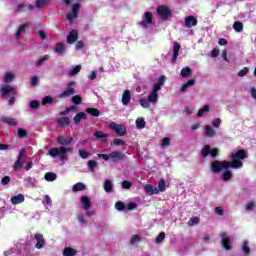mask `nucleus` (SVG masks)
I'll return each instance as SVG.
<instances>
[{"instance_id": "obj_1", "label": "nucleus", "mask_w": 256, "mask_h": 256, "mask_svg": "<svg viewBox=\"0 0 256 256\" xmlns=\"http://www.w3.org/2000/svg\"><path fill=\"white\" fill-rule=\"evenodd\" d=\"M229 163H234L236 166H230L232 169H241L243 167V159H247V151L245 149H240L230 155Z\"/></svg>"}, {"instance_id": "obj_2", "label": "nucleus", "mask_w": 256, "mask_h": 256, "mask_svg": "<svg viewBox=\"0 0 256 256\" xmlns=\"http://www.w3.org/2000/svg\"><path fill=\"white\" fill-rule=\"evenodd\" d=\"M236 166L237 164L230 163L229 161L215 160L214 162L211 163L210 171H212V173H221V171L225 169H229V167H236Z\"/></svg>"}, {"instance_id": "obj_3", "label": "nucleus", "mask_w": 256, "mask_h": 256, "mask_svg": "<svg viewBox=\"0 0 256 256\" xmlns=\"http://www.w3.org/2000/svg\"><path fill=\"white\" fill-rule=\"evenodd\" d=\"M200 155H201V157H203L204 159H205L206 157H209V155H210V157H212L213 159H215V158L219 157V150H218L217 148H211L210 145H205V146L202 148V150H201V152H200Z\"/></svg>"}, {"instance_id": "obj_4", "label": "nucleus", "mask_w": 256, "mask_h": 256, "mask_svg": "<svg viewBox=\"0 0 256 256\" xmlns=\"http://www.w3.org/2000/svg\"><path fill=\"white\" fill-rule=\"evenodd\" d=\"M25 153H27V150L25 148L21 149L19 151L17 160L15 161L14 165H13V169L14 171H20V169L23 168V166L25 165Z\"/></svg>"}, {"instance_id": "obj_5", "label": "nucleus", "mask_w": 256, "mask_h": 256, "mask_svg": "<svg viewBox=\"0 0 256 256\" xmlns=\"http://www.w3.org/2000/svg\"><path fill=\"white\" fill-rule=\"evenodd\" d=\"M72 149L71 148H67V147H53V148H50L48 150V155H50V157H59V155H65L67 153H71Z\"/></svg>"}, {"instance_id": "obj_6", "label": "nucleus", "mask_w": 256, "mask_h": 256, "mask_svg": "<svg viewBox=\"0 0 256 256\" xmlns=\"http://www.w3.org/2000/svg\"><path fill=\"white\" fill-rule=\"evenodd\" d=\"M75 81H70L67 84V88L58 95V99H67V97L73 96L75 93Z\"/></svg>"}, {"instance_id": "obj_7", "label": "nucleus", "mask_w": 256, "mask_h": 256, "mask_svg": "<svg viewBox=\"0 0 256 256\" xmlns=\"http://www.w3.org/2000/svg\"><path fill=\"white\" fill-rule=\"evenodd\" d=\"M156 13L159 15L162 21H167V19L173 15V12L165 5L158 6Z\"/></svg>"}, {"instance_id": "obj_8", "label": "nucleus", "mask_w": 256, "mask_h": 256, "mask_svg": "<svg viewBox=\"0 0 256 256\" xmlns=\"http://www.w3.org/2000/svg\"><path fill=\"white\" fill-rule=\"evenodd\" d=\"M109 127L116 133V135H118V137H125V135H127V128L122 124L111 122Z\"/></svg>"}, {"instance_id": "obj_9", "label": "nucleus", "mask_w": 256, "mask_h": 256, "mask_svg": "<svg viewBox=\"0 0 256 256\" xmlns=\"http://www.w3.org/2000/svg\"><path fill=\"white\" fill-rule=\"evenodd\" d=\"M219 237H221V245L225 251H231L233 249V246L231 245V238L227 236L226 232H222L219 234Z\"/></svg>"}, {"instance_id": "obj_10", "label": "nucleus", "mask_w": 256, "mask_h": 256, "mask_svg": "<svg viewBox=\"0 0 256 256\" xmlns=\"http://www.w3.org/2000/svg\"><path fill=\"white\" fill-rule=\"evenodd\" d=\"M81 9V4L76 3L72 6L71 11L67 14V19L71 23H73V20L77 19L79 17V11Z\"/></svg>"}, {"instance_id": "obj_11", "label": "nucleus", "mask_w": 256, "mask_h": 256, "mask_svg": "<svg viewBox=\"0 0 256 256\" xmlns=\"http://www.w3.org/2000/svg\"><path fill=\"white\" fill-rule=\"evenodd\" d=\"M153 24V13L151 12H145L144 13V19L138 23V25H141L143 29H147L149 25Z\"/></svg>"}, {"instance_id": "obj_12", "label": "nucleus", "mask_w": 256, "mask_h": 256, "mask_svg": "<svg viewBox=\"0 0 256 256\" xmlns=\"http://www.w3.org/2000/svg\"><path fill=\"white\" fill-rule=\"evenodd\" d=\"M3 97H9L10 95H17V91L10 85H4L0 88Z\"/></svg>"}, {"instance_id": "obj_13", "label": "nucleus", "mask_w": 256, "mask_h": 256, "mask_svg": "<svg viewBox=\"0 0 256 256\" xmlns=\"http://www.w3.org/2000/svg\"><path fill=\"white\" fill-rule=\"evenodd\" d=\"M125 159V153L119 151H112L110 153V160L113 163H119V161H123Z\"/></svg>"}, {"instance_id": "obj_14", "label": "nucleus", "mask_w": 256, "mask_h": 256, "mask_svg": "<svg viewBox=\"0 0 256 256\" xmlns=\"http://www.w3.org/2000/svg\"><path fill=\"white\" fill-rule=\"evenodd\" d=\"M57 143H59V145L67 147L68 145H71V143H73V136L69 135L68 138L65 136H59L57 139Z\"/></svg>"}, {"instance_id": "obj_15", "label": "nucleus", "mask_w": 256, "mask_h": 256, "mask_svg": "<svg viewBox=\"0 0 256 256\" xmlns=\"http://www.w3.org/2000/svg\"><path fill=\"white\" fill-rule=\"evenodd\" d=\"M180 50H181V44H179V42H174L171 63H177V57H179Z\"/></svg>"}, {"instance_id": "obj_16", "label": "nucleus", "mask_w": 256, "mask_h": 256, "mask_svg": "<svg viewBox=\"0 0 256 256\" xmlns=\"http://www.w3.org/2000/svg\"><path fill=\"white\" fill-rule=\"evenodd\" d=\"M144 191L146 195H159V189L156 186L147 184L144 186Z\"/></svg>"}, {"instance_id": "obj_17", "label": "nucleus", "mask_w": 256, "mask_h": 256, "mask_svg": "<svg viewBox=\"0 0 256 256\" xmlns=\"http://www.w3.org/2000/svg\"><path fill=\"white\" fill-rule=\"evenodd\" d=\"M78 38H79V32L77 30H72L69 32L67 36V43L71 45L75 43V41H77Z\"/></svg>"}, {"instance_id": "obj_18", "label": "nucleus", "mask_w": 256, "mask_h": 256, "mask_svg": "<svg viewBox=\"0 0 256 256\" xmlns=\"http://www.w3.org/2000/svg\"><path fill=\"white\" fill-rule=\"evenodd\" d=\"M197 23V18H195V16H187L185 18V25L188 29H191V27H197Z\"/></svg>"}, {"instance_id": "obj_19", "label": "nucleus", "mask_w": 256, "mask_h": 256, "mask_svg": "<svg viewBox=\"0 0 256 256\" xmlns=\"http://www.w3.org/2000/svg\"><path fill=\"white\" fill-rule=\"evenodd\" d=\"M80 202L82 203V209H84V211H89V209H91V198L88 196H83L80 199Z\"/></svg>"}, {"instance_id": "obj_20", "label": "nucleus", "mask_w": 256, "mask_h": 256, "mask_svg": "<svg viewBox=\"0 0 256 256\" xmlns=\"http://www.w3.org/2000/svg\"><path fill=\"white\" fill-rule=\"evenodd\" d=\"M131 103V90H124L122 94V104L127 106Z\"/></svg>"}, {"instance_id": "obj_21", "label": "nucleus", "mask_w": 256, "mask_h": 256, "mask_svg": "<svg viewBox=\"0 0 256 256\" xmlns=\"http://www.w3.org/2000/svg\"><path fill=\"white\" fill-rule=\"evenodd\" d=\"M34 237L37 241L36 249H43V247H45V238H43V234H35Z\"/></svg>"}, {"instance_id": "obj_22", "label": "nucleus", "mask_w": 256, "mask_h": 256, "mask_svg": "<svg viewBox=\"0 0 256 256\" xmlns=\"http://www.w3.org/2000/svg\"><path fill=\"white\" fill-rule=\"evenodd\" d=\"M25 201V196L23 194H18L11 197L12 205H21Z\"/></svg>"}, {"instance_id": "obj_23", "label": "nucleus", "mask_w": 256, "mask_h": 256, "mask_svg": "<svg viewBox=\"0 0 256 256\" xmlns=\"http://www.w3.org/2000/svg\"><path fill=\"white\" fill-rule=\"evenodd\" d=\"M70 123L71 121L69 117H61L57 119V124L62 128L69 127Z\"/></svg>"}, {"instance_id": "obj_24", "label": "nucleus", "mask_w": 256, "mask_h": 256, "mask_svg": "<svg viewBox=\"0 0 256 256\" xmlns=\"http://www.w3.org/2000/svg\"><path fill=\"white\" fill-rule=\"evenodd\" d=\"M1 121L2 123H7V125H11L12 127H17V120L14 118L2 116Z\"/></svg>"}, {"instance_id": "obj_25", "label": "nucleus", "mask_w": 256, "mask_h": 256, "mask_svg": "<svg viewBox=\"0 0 256 256\" xmlns=\"http://www.w3.org/2000/svg\"><path fill=\"white\" fill-rule=\"evenodd\" d=\"M81 119L86 120L87 119V114H85L84 112L77 113L74 117V124L79 125V123H81Z\"/></svg>"}, {"instance_id": "obj_26", "label": "nucleus", "mask_w": 256, "mask_h": 256, "mask_svg": "<svg viewBox=\"0 0 256 256\" xmlns=\"http://www.w3.org/2000/svg\"><path fill=\"white\" fill-rule=\"evenodd\" d=\"M193 85H195V79H190L182 85V87L180 88V91L182 93H185V91H187V89H189V87H193Z\"/></svg>"}, {"instance_id": "obj_27", "label": "nucleus", "mask_w": 256, "mask_h": 256, "mask_svg": "<svg viewBox=\"0 0 256 256\" xmlns=\"http://www.w3.org/2000/svg\"><path fill=\"white\" fill-rule=\"evenodd\" d=\"M204 131H205L206 137H215L217 133L210 125H205Z\"/></svg>"}, {"instance_id": "obj_28", "label": "nucleus", "mask_w": 256, "mask_h": 256, "mask_svg": "<svg viewBox=\"0 0 256 256\" xmlns=\"http://www.w3.org/2000/svg\"><path fill=\"white\" fill-rule=\"evenodd\" d=\"M25 29H29V25L27 23L22 24L18 27V30L16 32V39H18V41L21 37V33H25Z\"/></svg>"}, {"instance_id": "obj_29", "label": "nucleus", "mask_w": 256, "mask_h": 256, "mask_svg": "<svg viewBox=\"0 0 256 256\" xmlns=\"http://www.w3.org/2000/svg\"><path fill=\"white\" fill-rule=\"evenodd\" d=\"M86 113L91 115V117H99L101 112L97 108H86Z\"/></svg>"}, {"instance_id": "obj_30", "label": "nucleus", "mask_w": 256, "mask_h": 256, "mask_svg": "<svg viewBox=\"0 0 256 256\" xmlns=\"http://www.w3.org/2000/svg\"><path fill=\"white\" fill-rule=\"evenodd\" d=\"M54 51H55V53H57V55H64L65 54V44L57 43Z\"/></svg>"}, {"instance_id": "obj_31", "label": "nucleus", "mask_w": 256, "mask_h": 256, "mask_svg": "<svg viewBox=\"0 0 256 256\" xmlns=\"http://www.w3.org/2000/svg\"><path fill=\"white\" fill-rule=\"evenodd\" d=\"M76 255H77V250L71 247H66L63 250V256H76Z\"/></svg>"}, {"instance_id": "obj_32", "label": "nucleus", "mask_w": 256, "mask_h": 256, "mask_svg": "<svg viewBox=\"0 0 256 256\" xmlns=\"http://www.w3.org/2000/svg\"><path fill=\"white\" fill-rule=\"evenodd\" d=\"M192 74L193 70H191L189 67H184L180 72L181 77H184L185 79H187Z\"/></svg>"}, {"instance_id": "obj_33", "label": "nucleus", "mask_w": 256, "mask_h": 256, "mask_svg": "<svg viewBox=\"0 0 256 256\" xmlns=\"http://www.w3.org/2000/svg\"><path fill=\"white\" fill-rule=\"evenodd\" d=\"M85 189L86 186L82 182H78L72 187V191H74V193H77L79 191H85Z\"/></svg>"}, {"instance_id": "obj_34", "label": "nucleus", "mask_w": 256, "mask_h": 256, "mask_svg": "<svg viewBox=\"0 0 256 256\" xmlns=\"http://www.w3.org/2000/svg\"><path fill=\"white\" fill-rule=\"evenodd\" d=\"M225 171L222 174V179L224 181H231V179H233V172H231L230 170L224 169Z\"/></svg>"}, {"instance_id": "obj_35", "label": "nucleus", "mask_w": 256, "mask_h": 256, "mask_svg": "<svg viewBox=\"0 0 256 256\" xmlns=\"http://www.w3.org/2000/svg\"><path fill=\"white\" fill-rule=\"evenodd\" d=\"M147 99L150 103H157V101H159V94L150 92Z\"/></svg>"}, {"instance_id": "obj_36", "label": "nucleus", "mask_w": 256, "mask_h": 256, "mask_svg": "<svg viewBox=\"0 0 256 256\" xmlns=\"http://www.w3.org/2000/svg\"><path fill=\"white\" fill-rule=\"evenodd\" d=\"M104 191H106V193H111L113 191V182H111V180H106L104 182Z\"/></svg>"}, {"instance_id": "obj_37", "label": "nucleus", "mask_w": 256, "mask_h": 256, "mask_svg": "<svg viewBox=\"0 0 256 256\" xmlns=\"http://www.w3.org/2000/svg\"><path fill=\"white\" fill-rule=\"evenodd\" d=\"M44 179L46 181H55L57 179V174L53 173V172H47L45 175H44Z\"/></svg>"}, {"instance_id": "obj_38", "label": "nucleus", "mask_w": 256, "mask_h": 256, "mask_svg": "<svg viewBox=\"0 0 256 256\" xmlns=\"http://www.w3.org/2000/svg\"><path fill=\"white\" fill-rule=\"evenodd\" d=\"M166 190H167V182H165V180L161 179L158 182V191H161V193H163Z\"/></svg>"}, {"instance_id": "obj_39", "label": "nucleus", "mask_w": 256, "mask_h": 256, "mask_svg": "<svg viewBox=\"0 0 256 256\" xmlns=\"http://www.w3.org/2000/svg\"><path fill=\"white\" fill-rule=\"evenodd\" d=\"M139 103L144 109H149V107H151V102H149L148 98H141Z\"/></svg>"}, {"instance_id": "obj_40", "label": "nucleus", "mask_w": 256, "mask_h": 256, "mask_svg": "<svg viewBox=\"0 0 256 256\" xmlns=\"http://www.w3.org/2000/svg\"><path fill=\"white\" fill-rule=\"evenodd\" d=\"M233 29L236 33H241L243 31V23L239 21L234 22Z\"/></svg>"}, {"instance_id": "obj_41", "label": "nucleus", "mask_w": 256, "mask_h": 256, "mask_svg": "<svg viewBox=\"0 0 256 256\" xmlns=\"http://www.w3.org/2000/svg\"><path fill=\"white\" fill-rule=\"evenodd\" d=\"M211 107L209 105H205L202 109L198 110L197 117H203L205 113H208L210 111Z\"/></svg>"}, {"instance_id": "obj_42", "label": "nucleus", "mask_w": 256, "mask_h": 256, "mask_svg": "<svg viewBox=\"0 0 256 256\" xmlns=\"http://www.w3.org/2000/svg\"><path fill=\"white\" fill-rule=\"evenodd\" d=\"M71 101L74 105H81L83 103V97L81 95H75L71 98Z\"/></svg>"}, {"instance_id": "obj_43", "label": "nucleus", "mask_w": 256, "mask_h": 256, "mask_svg": "<svg viewBox=\"0 0 256 256\" xmlns=\"http://www.w3.org/2000/svg\"><path fill=\"white\" fill-rule=\"evenodd\" d=\"M142 239L141 236L135 234L130 239V245H135V243H141Z\"/></svg>"}, {"instance_id": "obj_44", "label": "nucleus", "mask_w": 256, "mask_h": 256, "mask_svg": "<svg viewBox=\"0 0 256 256\" xmlns=\"http://www.w3.org/2000/svg\"><path fill=\"white\" fill-rule=\"evenodd\" d=\"M136 127L138 129H145V119L137 118V120H136Z\"/></svg>"}, {"instance_id": "obj_45", "label": "nucleus", "mask_w": 256, "mask_h": 256, "mask_svg": "<svg viewBox=\"0 0 256 256\" xmlns=\"http://www.w3.org/2000/svg\"><path fill=\"white\" fill-rule=\"evenodd\" d=\"M78 153L81 159H89V157H91V153H89V151L86 150H79Z\"/></svg>"}, {"instance_id": "obj_46", "label": "nucleus", "mask_w": 256, "mask_h": 256, "mask_svg": "<svg viewBox=\"0 0 256 256\" xmlns=\"http://www.w3.org/2000/svg\"><path fill=\"white\" fill-rule=\"evenodd\" d=\"M242 251L243 253H245V255H249V253H251V248H249V242H243Z\"/></svg>"}, {"instance_id": "obj_47", "label": "nucleus", "mask_w": 256, "mask_h": 256, "mask_svg": "<svg viewBox=\"0 0 256 256\" xmlns=\"http://www.w3.org/2000/svg\"><path fill=\"white\" fill-rule=\"evenodd\" d=\"M15 79V75L13 73H6L4 76V83H11Z\"/></svg>"}, {"instance_id": "obj_48", "label": "nucleus", "mask_w": 256, "mask_h": 256, "mask_svg": "<svg viewBox=\"0 0 256 256\" xmlns=\"http://www.w3.org/2000/svg\"><path fill=\"white\" fill-rule=\"evenodd\" d=\"M95 167H97V161L90 160L88 161V169L91 171V173L95 172Z\"/></svg>"}, {"instance_id": "obj_49", "label": "nucleus", "mask_w": 256, "mask_h": 256, "mask_svg": "<svg viewBox=\"0 0 256 256\" xmlns=\"http://www.w3.org/2000/svg\"><path fill=\"white\" fill-rule=\"evenodd\" d=\"M94 137H96V139H107V137H109V134H105L101 131H96L94 133Z\"/></svg>"}, {"instance_id": "obj_50", "label": "nucleus", "mask_w": 256, "mask_h": 256, "mask_svg": "<svg viewBox=\"0 0 256 256\" xmlns=\"http://www.w3.org/2000/svg\"><path fill=\"white\" fill-rule=\"evenodd\" d=\"M48 59H49V55H48V54L42 56V57H41L39 60H37V62H36L37 67H41V65H43L44 62L47 61Z\"/></svg>"}, {"instance_id": "obj_51", "label": "nucleus", "mask_w": 256, "mask_h": 256, "mask_svg": "<svg viewBox=\"0 0 256 256\" xmlns=\"http://www.w3.org/2000/svg\"><path fill=\"white\" fill-rule=\"evenodd\" d=\"M115 209H117V211H125V203H123L122 201L116 202Z\"/></svg>"}, {"instance_id": "obj_52", "label": "nucleus", "mask_w": 256, "mask_h": 256, "mask_svg": "<svg viewBox=\"0 0 256 256\" xmlns=\"http://www.w3.org/2000/svg\"><path fill=\"white\" fill-rule=\"evenodd\" d=\"M160 145L161 147H169V145H171V138L169 137L163 138Z\"/></svg>"}, {"instance_id": "obj_53", "label": "nucleus", "mask_w": 256, "mask_h": 256, "mask_svg": "<svg viewBox=\"0 0 256 256\" xmlns=\"http://www.w3.org/2000/svg\"><path fill=\"white\" fill-rule=\"evenodd\" d=\"M18 137L20 139H25V137H27V130H25L23 128H19L18 129Z\"/></svg>"}, {"instance_id": "obj_54", "label": "nucleus", "mask_w": 256, "mask_h": 256, "mask_svg": "<svg viewBox=\"0 0 256 256\" xmlns=\"http://www.w3.org/2000/svg\"><path fill=\"white\" fill-rule=\"evenodd\" d=\"M40 103L37 100H31L29 103V107L30 109H37L38 107H40Z\"/></svg>"}, {"instance_id": "obj_55", "label": "nucleus", "mask_w": 256, "mask_h": 256, "mask_svg": "<svg viewBox=\"0 0 256 256\" xmlns=\"http://www.w3.org/2000/svg\"><path fill=\"white\" fill-rule=\"evenodd\" d=\"M53 103V97L51 96H46L42 99V105H49Z\"/></svg>"}, {"instance_id": "obj_56", "label": "nucleus", "mask_w": 256, "mask_h": 256, "mask_svg": "<svg viewBox=\"0 0 256 256\" xmlns=\"http://www.w3.org/2000/svg\"><path fill=\"white\" fill-rule=\"evenodd\" d=\"M165 239V232H160L159 235L156 237L155 243H163V240Z\"/></svg>"}, {"instance_id": "obj_57", "label": "nucleus", "mask_w": 256, "mask_h": 256, "mask_svg": "<svg viewBox=\"0 0 256 256\" xmlns=\"http://www.w3.org/2000/svg\"><path fill=\"white\" fill-rule=\"evenodd\" d=\"M111 145H116L117 147H119V145H125V140L115 138L113 140V143H111Z\"/></svg>"}, {"instance_id": "obj_58", "label": "nucleus", "mask_w": 256, "mask_h": 256, "mask_svg": "<svg viewBox=\"0 0 256 256\" xmlns=\"http://www.w3.org/2000/svg\"><path fill=\"white\" fill-rule=\"evenodd\" d=\"M249 73V68L244 67L238 72V77H245Z\"/></svg>"}, {"instance_id": "obj_59", "label": "nucleus", "mask_w": 256, "mask_h": 256, "mask_svg": "<svg viewBox=\"0 0 256 256\" xmlns=\"http://www.w3.org/2000/svg\"><path fill=\"white\" fill-rule=\"evenodd\" d=\"M31 85L32 87H37V85H39V76H33L31 78Z\"/></svg>"}, {"instance_id": "obj_60", "label": "nucleus", "mask_w": 256, "mask_h": 256, "mask_svg": "<svg viewBox=\"0 0 256 256\" xmlns=\"http://www.w3.org/2000/svg\"><path fill=\"white\" fill-rule=\"evenodd\" d=\"M198 223H199V217H193V218H190L188 225L192 227L193 225H197Z\"/></svg>"}, {"instance_id": "obj_61", "label": "nucleus", "mask_w": 256, "mask_h": 256, "mask_svg": "<svg viewBox=\"0 0 256 256\" xmlns=\"http://www.w3.org/2000/svg\"><path fill=\"white\" fill-rule=\"evenodd\" d=\"M81 71V65H77L75 66L71 71H70V75H77V73H79Z\"/></svg>"}, {"instance_id": "obj_62", "label": "nucleus", "mask_w": 256, "mask_h": 256, "mask_svg": "<svg viewBox=\"0 0 256 256\" xmlns=\"http://www.w3.org/2000/svg\"><path fill=\"white\" fill-rule=\"evenodd\" d=\"M255 207H256L255 202L250 201L246 205V211H252L253 209H255Z\"/></svg>"}, {"instance_id": "obj_63", "label": "nucleus", "mask_w": 256, "mask_h": 256, "mask_svg": "<svg viewBox=\"0 0 256 256\" xmlns=\"http://www.w3.org/2000/svg\"><path fill=\"white\" fill-rule=\"evenodd\" d=\"M132 183L131 182H129V181H127V180H124L123 182H122V189H131V187H132Z\"/></svg>"}, {"instance_id": "obj_64", "label": "nucleus", "mask_w": 256, "mask_h": 256, "mask_svg": "<svg viewBox=\"0 0 256 256\" xmlns=\"http://www.w3.org/2000/svg\"><path fill=\"white\" fill-rule=\"evenodd\" d=\"M9 183H11V177H9V176H4V177L1 179V184H2V185H9Z\"/></svg>"}]
</instances>
